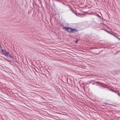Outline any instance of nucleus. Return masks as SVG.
Listing matches in <instances>:
<instances>
[{"label": "nucleus", "instance_id": "obj_3", "mask_svg": "<svg viewBox=\"0 0 120 120\" xmlns=\"http://www.w3.org/2000/svg\"><path fill=\"white\" fill-rule=\"evenodd\" d=\"M111 72L114 75L117 74L118 73V71L115 70L112 71Z\"/></svg>", "mask_w": 120, "mask_h": 120}, {"label": "nucleus", "instance_id": "obj_9", "mask_svg": "<svg viewBox=\"0 0 120 120\" xmlns=\"http://www.w3.org/2000/svg\"><path fill=\"white\" fill-rule=\"evenodd\" d=\"M7 52V51H5V52L4 53L5 55H6V53L7 52Z\"/></svg>", "mask_w": 120, "mask_h": 120}, {"label": "nucleus", "instance_id": "obj_2", "mask_svg": "<svg viewBox=\"0 0 120 120\" xmlns=\"http://www.w3.org/2000/svg\"><path fill=\"white\" fill-rule=\"evenodd\" d=\"M5 55L6 56H8L11 58H13V57L11 55L9 52H7Z\"/></svg>", "mask_w": 120, "mask_h": 120}, {"label": "nucleus", "instance_id": "obj_8", "mask_svg": "<svg viewBox=\"0 0 120 120\" xmlns=\"http://www.w3.org/2000/svg\"><path fill=\"white\" fill-rule=\"evenodd\" d=\"M115 37H116V38L117 39H119L120 40V38H119L118 37H117L116 36H115Z\"/></svg>", "mask_w": 120, "mask_h": 120}, {"label": "nucleus", "instance_id": "obj_6", "mask_svg": "<svg viewBox=\"0 0 120 120\" xmlns=\"http://www.w3.org/2000/svg\"><path fill=\"white\" fill-rule=\"evenodd\" d=\"M2 52L4 53L5 51H6V50H5L3 49L2 50Z\"/></svg>", "mask_w": 120, "mask_h": 120}, {"label": "nucleus", "instance_id": "obj_1", "mask_svg": "<svg viewBox=\"0 0 120 120\" xmlns=\"http://www.w3.org/2000/svg\"><path fill=\"white\" fill-rule=\"evenodd\" d=\"M64 29L67 30V31L71 33V28L67 27H64Z\"/></svg>", "mask_w": 120, "mask_h": 120}, {"label": "nucleus", "instance_id": "obj_5", "mask_svg": "<svg viewBox=\"0 0 120 120\" xmlns=\"http://www.w3.org/2000/svg\"><path fill=\"white\" fill-rule=\"evenodd\" d=\"M114 92H115L118 95L120 96V95L119 94V92L117 90H116V91H115Z\"/></svg>", "mask_w": 120, "mask_h": 120}, {"label": "nucleus", "instance_id": "obj_7", "mask_svg": "<svg viewBox=\"0 0 120 120\" xmlns=\"http://www.w3.org/2000/svg\"><path fill=\"white\" fill-rule=\"evenodd\" d=\"M78 40H76L75 41V43H77V42H78Z\"/></svg>", "mask_w": 120, "mask_h": 120}, {"label": "nucleus", "instance_id": "obj_4", "mask_svg": "<svg viewBox=\"0 0 120 120\" xmlns=\"http://www.w3.org/2000/svg\"><path fill=\"white\" fill-rule=\"evenodd\" d=\"M78 30L76 29H73L71 28V33H73L75 32H77Z\"/></svg>", "mask_w": 120, "mask_h": 120}]
</instances>
